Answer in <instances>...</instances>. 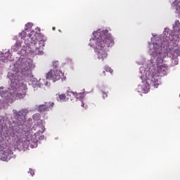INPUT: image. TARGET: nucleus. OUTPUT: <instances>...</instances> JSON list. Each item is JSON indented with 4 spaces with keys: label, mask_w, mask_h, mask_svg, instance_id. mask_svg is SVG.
<instances>
[{
    "label": "nucleus",
    "mask_w": 180,
    "mask_h": 180,
    "mask_svg": "<svg viewBox=\"0 0 180 180\" xmlns=\"http://www.w3.org/2000/svg\"><path fill=\"white\" fill-rule=\"evenodd\" d=\"M95 36L96 49L98 60L103 61L108 57V52L106 49L108 47H112L115 44L112 34H108V30H98L93 33Z\"/></svg>",
    "instance_id": "f257e3e1"
},
{
    "label": "nucleus",
    "mask_w": 180,
    "mask_h": 180,
    "mask_svg": "<svg viewBox=\"0 0 180 180\" xmlns=\"http://www.w3.org/2000/svg\"><path fill=\"white\" fill-rule=\"evenodd\" d=\"M140 72L142 74L141 78L146 79L147 84L155 88H158V85L161 82H160V77L167 75V71L162 68L142 69Z\"/></svg>",
    "instance_id": "f03ea898"
},
{
    "label": "nucleus",
    "mask_w": 180,
    "mask_h": 180,
    "mask_svg": "<svg viewBox=\"0 0 180 180\" xmlns=\"http://www.w3.org/2000/svg\"><path fill=\"white\" fill-rule=\"evenodd\" d=\"M9 88L10 92L6 91L4 96L6 101H13V98L16 99H23L26 96L27 87L23 83H18L15 79H11V83Z\"/></svg>",
    "instance_id": "7ed1b4c3"
},
{
    "label": "nucleus",
    "mask_w": 180,
    "mask_h": 180,
    "mask_svg": "<svg viewBox=\"0 0 180 180\" xmlns=\"http://www.w3.org/2000/svg\"><path fill=\"white\" fill-rule=\"evenodd\" d=\"M41 34L37 30H32L30 34V39L31 43L34 47V52L36 54H41L43 53V47L44 46V41L40 38Z\"/></svg>",
    "instance_id": "20e7f679"
},
{
    "label": "nucleus",
    "mask_w": 180,
    "mask_h": 180,
    "mask_svg": "<svg viewBox=\"0 0 180 180\" xmlns=\"http://www.w3.org/2000/svg\"><path fill=\"white\" fill-rule=\"evenodd\" d=\"M156 65H153V68H168L167 64L164 63V58L168 57V51H159L156 55Z\"/></svg>",
    "instance_id": "39448f33"
},
{
    "label": "nucleus",
    "mask_w": 180,
    "mask_h": 180,
    "mask_svg": "<svg viewBox=\"0 0 180 180\" xmlns=\"http://www.w3.org/2000/svg\"><path fill=\"white\" fill-rule=\"evenodd\" d=\"M64 77V73L60 69L53 68L51 69V70L46 73V78L49 81H53L56 82V81H59L61 79V77Z\"/></svg>",
    "instance_id": "423d86ee"
},
{
    "label": "nucleus",
    "mask_w": 180,
    "mask_h": 180,
    "mask_svg": "<svg viewBox=\"0 0 180 180\" xmlns=\"http://www.w3.org/2000/svg\"><path fill=\"white\" fill-rule=\"evenodd\" d=\"M54 106V102H46L44 104L40 105L38 107V112H44L51 110Z\"/></svg>",
    "instance_id": "0eeeda50"
},
{
    "label": "nucleus",
    "mask_w": 180,
    "mask_h": 180,
    "mask_svg": "<svg viewBox=\"0 0 180 180\" xmlns=\"http://www.w3.org/2000/svg\"><path fill=\"white\" fill-rule=\"evenodd\" d=\"M29 113V110L27 109H23L22 110H20L18 112H14V115L15 116V119L18 120V122H22V120H25L26 117V115Z\"/></svg>",
    "instance_id": "6e6552de"
},
{
    "label": "nucleus",
    "mask_w": 180,
    "mask_h": 180,
    "mask_svg": "<svg viewBox=\"0 0 180 180\" xmlns=\"http://www.w3.org/2000/svg\"><path fill=\"white\" fill-rule=\"evenodd\" d=\"M7 61H12V55L9 51L0 54V65H4Z\"/></svg>",
    "instance_id": "1a4fd4ad"
},
{
    "label": "nucleus",
    "mask_w": 180,
    "mask_h": 180,
    "mask_svg": "<svg viewBox=\"0 0 180 180\" xmlns=\"http://www.w3.org/2000/svg\"><path fill=\"white\" fill-rule=\"evenodd\" d=\"M67 96L70 97L71 101H72V98H71V96H73V98H75L76 99H82V98L85 97V91L77 93L74 91H68Z\"/></svg>",
    "instance_id": "9d476101"
},
{
    "label": "nucleus",
    "mask_w": 180,
    "mask_h": 180,
    "mask_svg": "<svg viewBox=\"0 0 180 180\" xmlns=\"http://www.w3.org/2000/svg\"><path fill=\"white\" fill-rule=\"evenodd\" d=\"M173 29L176 33L180 32V22L179 20L175 22V25H174Z\"/></svg>",
    "instance_id": "9b49d317"
},
{
    "label": "nucleus",
    "mask_w": 180,
    "mask_h": 180,
    "mask_svg": "<svg viewBox=\"0 0 180 180\" xmlns=\"http://www.w3.org/2000/svg\"><path fill=\"white\" fill-rule=\"evenodd\" d=\"M59 101L60 102H65L67 100V97L65 96V94H61L58 95Z\"/></svg>",
    "instance_id": "f8f14e48"
},
{
    "label": "nucleus",
    "mask_w": 180,
    "mask_h": 180,
    "mask_svg": "<svg viewBox=\"0 0 180 180\" xmlns=\"http://www.w3.org/2000/svg\"><path fill=\"white\" fill-rule=\"evenodd\" d=\"M40 114L39 113H35L32 116V118H33V120H35V121H38V120H40Z\"/></svg>",
    "instance_id": "ddd939ff"
},
{
    "label": "nucleus",
    "mask_w": 180,
    "mask_h": 180,
    "mask_svg": "<svg viewBox=\"0 0 180 180\" xmlns=\"http://www.w3.org/2000/svg\"><path fill=\"white\" fill-rule=\"evenodd\" d=\"M161 49V44L153 43V49L157 51Z\"/></svg>",
    "instance_id": "4468645a"
},
{
    "label": "nucleus",
    "mask_w": 180,
    "mask_h": 180,
    "mask_svg": "<svg viewBox=\"0 0 180 180\" xmlns=\"http://www.w3.org/2000/svg\"><path fill=\"white\" fill-rule=\"evenodd\" d=\"M52 67L53 68H58L60 67V63L58 60L53 61Z\"/></svg>",
    "instance_id": "2eb2a0df"
},
{
    "label": "nucleus",
    "mask_w": 180,
    "mask_h": 180,
    "mask_svg": "<svg viewBox=\"0 0 180 180\" xmlns=\"http://www.w3.org/2000/svg\"><path fill=\"white\" fill-rule=\"evenodd\" d=\"M27 34L26 33V32H25V31H22L20 34V35L21 36V39H25V37H26V35H27Z\"/></svg>",
    "instance_id": "dca6fc26"
},
{
    "label": "nucleus",
    "mask_w": 180,
    "mask_h": 180,
    "mask_svg": "<svg viewBox=\"0 0 180 180\" xmlns=\"http://www.w3.org/2000/svg\"><path fill=\"white\" fill-rule=\"evenodd\" d=\"M30 26H32V24H30V23H27L26 25H25V27H26V28H25V30H27V27H30Z\"/></svg>",
    "instance_id": "f3484780"
},
{
    "label": "nucleus",
    "mask_w": 180,
    "mask_h": 180,
    "mask_svg": "<svg viewBox=\"0 0 180 180\" xmlns=\"http://www.w3.org/2000/svg\"><path fill=\"white\" fill-rule=\"evenodd\" d=\"M105 71L107 72H113V70L112 69H110V68H107V69H105Z\"/></svg>",
    "instance_id": "a211bd4d"
},
{
    "label": "nucleus",
    "mask_w": 180,
    "mask_h": 180,
    "mask_svg": "<svg viewBox=\"0 0 180 180\" xmlns=\"http://www.w3.org/2000/svg\"><path fill=\"white\" fill-rule=\"evenodd\" d=\"M39 133H44V127H41V130H39Z\"/></svg>",
    "instance_id": "6ab92c4d"
},
{
    "label": "nucleus",
    "mask_w": 180,
    "mask_h": 180,
    "mask_svg": "<svg viewBox=\"0 0 180 180\" xmlns=\"http://www.w3.org/2000/svg\"><path fill=\"white\" fill-rule=\"evenodd\" d=\"M30 172L32 176H33V175H34V171L30 170Z\"/></svg>",
    "instance_id": "aec40b11"
},
{
    "label": "nucleus",
    "mask_w": 180,
    "mask_h": 180,
    "mask_svg": "<svg viewBox=\"0 0 180 180\" xmlns=\"http://www.w3.org/2000/svg\"><path fill=\"white\" fill-rule=\"evenodd\" d=\"M85 106V104L82 101V107L84 108Z\"/></svg>",
    "instance_id": "412c9836"
},
{
    "label": "nucleus",
    "mask_w": 180,
    "mask_h": 180,
    "mask_svg": "<svg viewBox=\"0 0 180 180\" xmlns=\"http://www.w3.org/2000/svg\"><path fill=\"white\" fill-rule=\"evenodd\" d=\"M105 96H108L107 94L103 93V98H105Z\"/></svg>",
    "instance_id": "4be33fe9"
},
{
    "label": "nucleus",
    "mask_w": 180,
    "mask_h": 180,
    "mask_svg": "<svg viewBox=\"0 0 180 180\" xmlns=\"http://www.w3.org/2000/svg\"><path fill=\"white\" fill-rule=\"evenodd\" d=\"M8 77H11V72H8Z\"/></svg>",
    "instance_id": "5701e85b"
},
{
    "label": "nucleus",
    "mask_w": 180,
    "mask_h": 180,
    "mask_svg": "<svg viewBox=\"0 0 180 180\" xmlns=\"http://www.w3.org/2000/svg\"><path fill=\"white\" fill-rule=\"evenodd\" d=\"M53 30H56V27H53Z\"/></svg>",
    "instance_id": "b1692460"
},
{
    "label": "nucleus",
    "mask_w": 180,
    "mask_h": 180,
    "mask_svg": "<svg viewBox=\"0 0 180 180\" xmlns=\"http://www.w3.org/2000/svg\"><path fill=\"white\" fill-rule=\"evenodd\" d=\"M17 70H18V69H15V70H14V72H15V71H16V72H17V71H18Z\"/></svg>",
    "instance_id": "393cba45"
},
{
    "label": "nucleus",
    "mask_w": 180,
    "mask_h": 180,
    "mask_svg": "<svg viewBox=\"0 0 180 180\" xmlns=\"http://www.w3.org/2000/svg\"><path fill=\"white\" fill-rule=\"evenodd\" d=\"M15 76V74L14 73H13V77Z\"/></svg>",
    "instance_id": "a878e982"
},
{
    "label": "nucleus",
    "mask_w": 180,
    "mask_h": 180,
    "mask_svg": "<svg viewBox=\"0 0 180 180\" xmlns=\"http://www.w3.org/2000/svg\"><path fill=\"white\" fill-rule=\"evenodd\" d=\"M1 89H4V87H1Z\"/></svg>",
    "instance_id": "bb28decb"
}]
</instances>
